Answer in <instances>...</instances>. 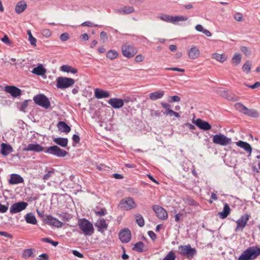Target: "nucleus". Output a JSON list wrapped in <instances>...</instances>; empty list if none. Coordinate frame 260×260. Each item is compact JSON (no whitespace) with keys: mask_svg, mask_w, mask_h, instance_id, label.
Returning a JSON list of instances; mask_svg holds the SVG:
<instances>
[{"mask_svg":"<svg viewBox=\"0 0 260 260\" xmlns=\"http://www.w3.org/2000/svg\"><path fill=\"white\" fill-rule=\"evenodd\" d=\"M45 149L46 148H44L41 145L36 143L28 144L23 148V150L27 151H31L39 152L43 151H44Z\"/></svg>","mask_w":260,"mask_h":260,"instance_id":"obj_16","label":"nucleus"},{"mask_svg":"<svg viewBox=\"0 0 260 260\" xmlns=\"http://www.w3.org/2000/svg\"><path fill=\"white\" fill-rule=\"evenodd\" d=\"M69 35L68 32H64L60 36V40L62 42H65L69 39Z\"/></svg>","mask_w":260,"mask_h":260,"instance_id":"obj_52","label":"nucleus"},{"mask_svg":"<svg viewBox=\"0 0 260 260\" xmlns=\"http://www.w3.org/2000/svg\"><path fill=\"white\" fill-rule=\"evenodd\" d=\"M118 206L120 208L128 210L135 208L136 204L133 198L128 197L121 200Z\"/></svg>","mask_w":260,"mask_h":260,"instance_id":"obj_10","label":"nucleus"},{"mask_svg":"<svg viewBox=\"0 0 260 260\" xmlns=\"http://www.w3.org/2000/svg\"><path fill=\"white\" fill-rule=\"evenodd\" d=\"M78 225L85 236H91L94 233L92 224L88 220L83 218L78 220Z\"/></svg>","mask_w":260,"mask_h":260,"instance_id":"obj_2","label":"nucleus"},{"mask_svg":"<svg viewBox=\"0 0 260 260\" xmlns=\"http://www.w3.org/2000/svg\"><path fill=\"white\" fill-rule=\"evenodd\" d=\"M193 122L201 129L208 131L211 128V125L209 122L200 118L197 119L196 121H193Z\"/></svg>","mask_w":260,"mask_h":260,"instance_id":"obj_18","label":"nucleus"},{"mask_svg":"<svg viewBox=\"0 0 260 260\" xmlns=\"http://www.w3.org/2000/svg\"><path fill=\"white\" fill-rule=\"evenodd\" d=\"M249 219V215L247 214H245L238 219L236 221L237 226L235 229V231H242L246 226Z\"/></svg>","mask_w":260,"mask_h":260,"instance_id":"obj_12","label":"nucleus"},{"mask_svg":"<svg viewBox=\"0 0 260 260\" xmlns=\"http://www.w3.org/2000/svg\"><path fill=\"white\" fill-rule=\"evenodd\" d=\"M213 142L221 146H226L232 143V140L223 134H219L213 136Z\"/></svg>","mask_w":260,"mask_h":260,"instance_id":"obj_9","label":"nucleus"},{"mask_svg":"<svg viewBox=\"0 0 260 260\" xmlns=\"http://www.w3.org/2000/svg\"><path fill=\"white\" fill-rule=\"evenodd\" d=\"M33 250H34L33 249H31V248L24 250L23 252V257L25 259L28 258L31 256L34 257V255H33V253H32Z\"/></svg>","mask_w":260,"mask_h":260,"instance_id":"obj_44","label":"nucleus"},{"mask_svg":"<svg viewBox=\"0 0 260 260\" xmlns=\"http://www.w3.org/2000/svg\"><path fill=\"white\" fill-rule=\"evenodd\" d=\"M235 108L240 112H241L245 114L247 108L241 103H237L235 105Z\"/></svg>","mask_w":260,"mask_h":260,"instance_id":"obj_41","label":"nucleus"},{"mask_svg":"<svg viewBox=\"0 0 260 260\" xmlns=\"http://www.w3.org/2000/svg\"><path fill=\"white\" fill-rule=\"evenodd\" d=\"M42 34L45 37H49L51 35V32L49 29H44L42 30Z\"/></svg>","mask_w":260,"mask_h":260,"instance_id":"obj_58","label":"nucleus"},{"mask_svg":"<svg viewBox=\"0 0 260 260\" xmlns=\"http://www.w3.org/2000/svg\"><path fill=\"white\" fill-rule=\"evenodd\" d=\"M95 226L99 232L104 233L108 228V224L104 218H100L95 223Z\"/></svg>","mask_w":260,"mask_h":260,"instance_id":"obj_20","label":"nucleus"},{"mask_svg":"<svg viewBox=\"0 0 260 260\" xmlns=\"http://www.w3.org/2000/svg\"><path fill=\"white\" fill-rule=\"evenodd\" d=\"M26 8V3L24 1H21L17 3L15 6V11L17 14H20L23 12Z\"/></svg>","mask_w":260,"mask_h":260,"instance_id":"obj_26","label":"nucleus"},{"mask_svg":"<svg viewBox=\"0 0 260 260\" xmlns=\"http://www.w3.org/2000/svg\"><path fill=\"white\" fill-rule=\"evenodd\" d=\"M46 69L44 68L42 64H40L37 67L34 68L31 72L38 76H43L46 73Z\"/></svg>","mask_w":260,"mask_h":260,"instance_id":"obj_28","label":"nucleus"},{"mask_svg":"<svg viewBox=\"0 0 260 260\" xmlns=\"http://www.w3.org/2000/svg\"><path fill=\"white\" fill-rule=\"evenodd\" d=\"M188 55L189 58L194 59L199 57L200 51L197 46H192L188 50Z\"/></svg>","mask_w":260,"mask_h":260,"instance_id":"obj_25","label":"nucleus"},{"mask_svg":"<svg viewBox=\"0 0 260 260\" xmlns=\"http://www.w3.org/2000/svg\"><path fill=\"white\" fill-rule=\"evenodd\" d=\"M241 61V55L240 53H236L233 57L231 62L235 66L239 64Z\"/></svg>","mask_w":260,"mask_h":260,"instance_id":"obj_40","label":"nucleus"},{"mask_svg":"<svg viewBox=\"0 0 260 260\" xmlns=\"http://www.w3.org/2000/svg\"><path fill=\"white\" fill-rule=\"evenodd\" d=\"M94 96L98 99H101L109 98L110 93L108 91H105L103 89L96 88L94 90Z\"/></svg>","mask_w":260,"mask_h":260,"instance_id":"obj_23","label":"nucleus"},{"mask_svg":"<svg viewBox=\"0 0 260 260\" xmlns=\"http://www.w3.org/2000/svg\"><path fill=\"white\" fill-rule=\"evenodd\" d=\"M184 201L185 204H187L188 205L190 206H197L198 205V203L196 202L194 200H193L192 199L187 197L184 199Z\"/></svg>","mask_w":260,"mask_h":260,"instance_id":"obj_46","label":"nucleus"},{"mask_svg":"<svg viewBox=\"0 0 260 260\" xmlns=\"http://www.w3.org/2000/svg\"><path fill=\"white\" fill-rule=\"evenodd\" d=\"M165 92L162 90H159L151 92L149 94V98L152 101H155L163 97Z\"/></svg>","mask_w":260,"mask_h":260,"instance_id":"obj_30","label":"nucleus"},{"mask_svg":"<svg viewBox=\"0 0 260 260\" xmlns=\"http://www.w3.org/2000/svg\"><path fill=\"white\" fill-rule=\"evenodd\" d=\"M25 219L27 223L36 224L37 223L35 216L32 213H28L25 216Z\"/></svg>","mask_w":260,"mask_h":260,"instance_id":"obj_34","label":"nucleus"},{"mask_svg":"<svg viewBox=\"0 0 260 260\" xmlns=\"http://www.w3.org/2000/svg\"><path fill=\"white\" fill-rule=\"evenodd\" d=\"M108 103L114 109H119L123 106L124 102L123 100L119 98H112L108 101Z\"/></svg>","mask_w":260,"mask_h":260,"instance_id":"obj_21","label":"nucleus"},{"mask_svg":"<svg viewBox=\"0 0 260 260\" xmlns=\"http://www.w3.org/2000/svg\"><path fill=\"white\" fill-rule=\"evenodd\" d=\"M246 86L247 87H248L249 88H250L251 89H255V88H258V87H260V82H256L253 85H247Z\"/></svg>","mask_w":260,"mask_h":260,"instance_id":"obj_63","label":"nucleus"},{"mask_svg":"<svg viewBox=\"0 0 260 260\" xmlns=\"http://www.w3.org/2000/svg\"><path fill=\"white\" fill-rule=\"evenodd\" d=\"M53 141L55 143L62 147H66L68 143V139L66 138L58 137L53 139Z\"/></svg>","mask_w":260,"mask_h":260,"instance_id":"obj_32","label":"nucleus"},{"mask_svg":"<svg viewBox=\"0 0 260 260\" xmlns=\"http://www.w3.org/2000/svg\"><path fill=\"white\" fill-rule=\"evenodd\" d=\"M145 57L142 54L137 55L135 58V61L136 62H140L144 60Z\"/></svg>","mask_w":260,"mask_h":260,"instance_id":"obj_57","label":"nucleus"},{"mask_svg":"<svg viewBox=\"0 0 260 260\" xmlns=\"http://www.w3.org/2000/svg\"><path fill=\"white\" fill-rule=\"evenodd\" d=\"M28 106V101L27 100H25L23 102L19 107V109L21 111L25 112V109Z\"/></svg>","mask_w":260,"mask_h":260,"instance_id":"obj_49","label":"nucleus"},{"mask_svg":"<svg viewBox=\"0 0 260 260\" xmlns=\"http://www.w3.org/2000/svg\"><path fill=\"white\" fill-rule=\"evenodd\" d=\"M119 238L122 243H126L131 239V233L128 229L121 230L119 233Z\"/></svg>","mask_w":260,"mask_h":260,"instance_id":"obj_15","label":"nucleus"},{"mask_svg":"<svg viewBox=\"0 0 260 260\" xmlns=\"http://www.w3.org/2000/svg\"><path fill=\"white\" fill-rule=\"evenodd\" d=\"M152 209L158 218L161 220H165L167 218L168 213L162 207L158 205H154Z\"/></svg>","mask_w":260,"mask_h":260,"instance_id":"obj_13","label":"nucleus"},{"mask_svg":"<svg viewBox=\"0 0 260 260\" xmlns=\"http://www.w3.org/2000/svg\"><path fill=\"white\" fill-rule=\"evenodd\" d=\"M135 12V8L132 6H127L119 8L115 10V12L121 15H128Z\"/></svg>","mask_w":260,"mask_h":260,"instance_id":"obj_19","label":"nucleus"},{"mask_svg":"<svg viewBox=\"0 0 260 260\" xmlns=\"http://www.w3.org/2000/svg\"><path fill=\"white\" fill-rule=\"evenodd\" d=\"M260 255V248L256 246L249 247L244 250L239 256L238 260H252Z\"/></svg>","mask_w":260,"mask_h":260,"instance_id":"obj_1","label":"nucleus"},{"mask_svg":"<svg viewBox=\"0 0 260 260\" xmlns=\"http://www.w3.org/2000/svg\"><path fill=\"white\" fill-rule=\"evenodd\" d=\"M55 173V170L54 169H51L46 174H45L43 177V179L44 181L48 180L50 177H51Z\"/></svg>","mask_w":260,"mask_h":260,"instance_id":"obj_47","label":"nucleus"},{"mask_svg":"<svg viewBox=\"0 0 260 260\" xmlns=\"http://www.w3.org/2000/svg\"><path fill=\"white\" fill-rule=\"evenodd\" d=\"M240 50L247 56H249L251 54V51L247 47L242 46L240 48Z\"/></svg>","mask_w":260,"mask_h":260,"instance_id":"obj_50","label":"nucleus"},{"mask_svg":"<svg viewBox=\"0 0 260 260\" xmlns=\"http://www.w3.org/2000/svg\"><path fill=\"white\" fill-rule=\"evenodd\" d=\"M27 33L28 36V39L30 44L34 46H36L37 42L36 39L32 36L30 30H27Z\"/></svg>","mask_w":260,"mask_h":260,"instance_id":"obj_45","label":"nucleus"},{"mask_svg":"<svg viewBox=\"0 0 260 260\" xmlns=\"http://www.w3.org/2000/svg\"><path fill=\"white\" fill-rule=\"evenodd\" d=\"M33 100L35 104L46 109L50 107V102L49 99L43 94H39L34 96Z\"/></svg>","mask_w":260,"mask_h":260,"instance_id":"obj_5","label":"nucleus"},{"mask_svg":"<svg viewBox=\"0 0 260 260\" xmlns=\"http://www.w3.org/2000/svg\"><path fill=\"white\" fill-rule=\"evenodd\" d=\"M44 152L46 153L52 154L57 157H64L67 154V152L60 149L56 145L46 147Z\"/></svg>","mask_w":260,"mask_h":260,"instance_id":"obj_8","label":"nucleus"},{"mask_svg":"<svg viewBox=\"0 0 260 260\" xmlns=\"http://www.w3.org/2000/svg\"><path fill=\"white\" fill-rule=\"evenodd\" d=\"M8 207L0 203V213H5L7 211Z\"/></svg>","mask_w":260,"mask_h":260,"instance_id":"obj_62","label":"nucleus"},{"mask_svg":"<svg viewBox=\"0 0 260 260\" xmlns=\"http://www.w3.org/2000/svg\"><path fill=\"white\" fill-rule=\"evenodd\" d=\"M245 115H248L253 118H257L259 116V114L256 110L249 109L248 108L247 109Z\"/></svg>","mask_w":260,"mask_h":260,"instance_id":"obj_39","label":"nucleus"},{"mask_svg":"<svg viewBox=\"0 0 260 260\" xmlns=\"http://www.w3.org/2000/svg\"><path fill=\"white\" fill-rule=\"evenodd\" d=\"M165 70L167 71H177L179 72L184 73L185 72V70L183 69L178 68L176 67H173V68H165Z\"/></svg>","mask_w":260,"mask_h":260,"instance_id":"obj_51","label":"nucleus"},{"mask_svg":"<svg viewBox=\"0 0 260 260\" xmlns=\"http://www.w3.org/2000/svg\"><path fill=\"white\" fill-rule=\"evenodd\" d=\"M72 140L73 142L75 143L76 144H78L80 142V138L78 135L74 134L72 137Z\"/></svg>","mask_w":260,"mask_h":260,"instance_id":"obj_61","label":"nucleus"},{"mask_svg":"<svg viewBox=\"0 0 260 260\" xmlns=\"http://www.w3.org/2000/svg\"><path fill=\"white\" fill-rule=\"evenodd\" d=\"M231 209L227 203H225L222 211L219 212L218 215L220 218H225L230 213Z\"/></svg>","mask_w":260,"mask_h":260,"instance_id":"obj_31","label":"nucleus"},{"mask_svg":"<svg viewBox=\"0 0 260 260\" xmlns=\"http://www.w3.org/2000/svg\"><path fill=\"white\" fill-rule=\"evenodd\" d=\"M161 106L162 107L165 109V110H172L171 109V106L168 103H165V102H161L160 103Z\"/></svg>","mask_w":260,"mask_h":260,"instance_id":"obj_60","label":"nucleus"},{"mask_svg":"<svg viewBox=\"0 0 260 260\" xmlns=\"http://www.w3.org/2000/svg\"><path fill=\"white\" fill-rule=\"evenodd\" d=\"M28 204L25 202H19L13 204L10 208V212L11 214H15L20 212L25 209Z\"/></svg>","mask_w":260,"mask_h":260,"instance_id":"obj_11","label":"nucleus"},{"mask_svg":"<svg viewBox=\"0 0 260 260\" xmlns=\"http://www.w3.org/2000/svg\"><path fill=\"white\" fill-rule=\"evenodd\" d=\"M56 87L59 89H66L73 86L75 80L71 78L59 77L56 80Z\"/></svg>","mask_w":260,"mask_h":260,"instance_id":"obj_6","label":"nucleus"},{"mask_svg":"<svg viewBox=\"0 0 260 260\" xmlns=\"http://www.w3.org/2000/svg\"><path fill=\"white\" fill-rule=\"evenodd\" d=\"M218 93L221 96L229 101H235L236 100V99L234 98L233 95L232 94L228 93V92L225 90L220 89L218 90Z\"/></svg>","mask_w":260,"mask_h":260,"instance_id":"obj_35","label":"nucleus"},{"mask_svg":"<svg viewBox=\"0 0 260 260\" xmlns=\"http://www.w3.org/2000/svg\"><path fill=\"white\" fill-rule=\"evenodd\" d=\"M178 249L180 255L188 258H193L197 253V250L194 248H192L189 244L180 245Z\"/></svg>","mask_w":260,"mask_h":260,"instance_id":"obj_3","label":"nucleus"},{"mask_svg":"<svg viewBox=\"0 0 260 260\" xmlns=\"http://www.w3.org/2000/svg\"><path fill=\"white\" fill-rule=\"evenodd\" d=\"M44 221L48 224L54 226L57 228H61L63 223L57 219L54 218L51 215L46 216Z\"/></svg>","mask_w":260,"mask_h":260,"instance_id":"obj_14","label":"nucleus"},{"mask_svg":"<svg viewBox=\"0 0 260 260\" xmlns=\"http://www.w3.org/2000/svg\"><path fill=\"white\" fill-rule=\"evenodd\" d=\"M136 222L140 227H143L144 225L145 222L143 216L141 214H137L135 215Z\"/></svg>","mask_w":260,"mask_h":260,"instance_id":"obj_42","label":"nucleus"},{"mask_svg":"<svg viewBox=\"0 0 260 260\" xmlns=\"http://www.w3.org/2000/svg\"><path fill=\"white\" fill-rule=\"evenodd\" d=\"M121 52L124 57L127 58H131L137 54L138 50L137 48L133 45L126 43L122 44L121 46Z\"/></svg>","mask_w":260,"mask_h":260,"instance_id":"obj_4","label":"nucleus"},{"mask_svg":"<svg viewBox=\"0 0 260 260\" xmlns=\"http://www.w3.org/2000/svg\"><path fill=\"white\" fill-rule=\"evenodd\" d=\"M234 19L238 21H242L243 19V16L241 13H236L234 16Z\"/></svg>","mask_w":260,"mask_h":260,"instance_id":"obj_53","label":"nucleus"},{"mask_svg":"<svg viewBox=\"0 0 260 260\" xmlns=\"http://www.w3.org/2000/svg\"><path fill=\"white\" fill-rule=\"evenodd\" d=\"M100 37L101 40H102L103 42H105L108 40L107 34L105 31H102L100 33Z\"/></svg>","mask_w":260,"mask_h":260,"instance_id":"obj_56","label":"nucleus"},{"mask_svg":"<svg viewBox=\"0 0 260 260\" xmlns=\"http://www.w3.org/2000/svg\"><path fill=\"white\" fill-rule=\"evenodd\" d=\"M176 256L174 252H169L162 260H175Z\"/></svg>","mask_w":260,"mask_h":260,"instance_id":"obj_48","label":"nucleus"},{"mask_svg":"<svg viewBox=\"0 0 260 260\" xmlns=\"http://www.w3.org/2000/svg\"><path fill=\"white\" fill-rule=\"evenodd\" d=\"M144 244L142 242L139 241L134 245L133 250H136L139 252H142L145 251L144 249Z\"/></svg>","mask_w":260,"mask_h":260,"instance_id":"obj_37","label":"nucleus"},{"mask_svg":"<svg viewBox=\"0 0 260 260\" xmlns=\"http://www.w3.org/2000/svg\"><path fill=\"white\" fill-rule=\"evenodd\" d=\"M57 126L58 130L61 132L68 133L71 131L70 127L64 121H59Z\"/></svg>","mask_w":260,"mask_h":260,"instance_id":"obj_29","label":"nucleus"},{"mask_svg":"<svg viewBox=\"0 0 260 260\" xmlns=\"http://www.w3.org/2000/svg\"><path fill=\"white\" fill-rule=\"evenodd\" d=\"M39 257H40V258H39V260H49L48 256L46 253H43L41 254Z\"/></svg>","mask_w":260,"mask_h":260,"instance_id":"obj_64","label":"nucleus"},{"mask_svg":"<svg viewBox=\"0 0 260 260\" xmlns=\"http://www.w3.org/2000/svg\"><path fill=\"white\" fill-rule=\"evenodd\" d=\"M251 64L250 61L247 60L242 66V70L243 72L248 74L250 72L251 70Z\"/></svg>","mask_w":260,"mask_h":260,"instance_id":"obj_43","label":"nucleus"},{"mask_svg":"<svg viewBox=\"0 0 260 260\" xmlns=\"http://www.w3.org/2000/svg\"><path fill=\"white\" fill-rule=\"evenodd\" d=\"M212 58L220 62H223L227 59L223 54H220L217 53H213L212 54Z\"/></svg>","mask_w":260,"mask_h":260,"instance_id":"obj_36","label":"nucleus"},{"mask_svg":"<svg viewBox=\"0 0 260 260\" xmlns=\"http://www.w3.org/2000/svg\"><path fill=\"white\" fill-rule=\"evenodd\" d=\"M118 56V53L115 50H110L108 51L106 54V57L110 59L113 60L117 58Z\"/></svg>","mask_w":260,"mask_h":260,"instance_id":"obj_38","label":"nucleus"},{"mask_svg":"<svg viewBox=\"0 0 260 260\" xmlns=\"http://www.w3.org/2000/svg\"><path fill=\"white\" fill-rule=\"evenodd\" d=\"M81 25L83 26H88V27H95L97 26V25L94 24L93 23H92L89 21L84 22L83 23H82L81 24Z\"/></svg>","mask_w":260,"mask_h":260,"instance_id":"obj_59","label":"nucleus"},{"mask_svg":"<svg viewBox=\"0 0 260 260\" xmlns=\"http://www.w3.org/2000/svg\"><path fill=\"white\" fill-rule=\"evenodd\" d=\"M158 18L162 21L167 22L175 23L176 22L186 21L188 18L186 16H171L165 14H161Z\"/></svg>","mask_w":260,"mask_h":260,"instance_id":"obj_7","label":"nucleus"},{"mask_svg":"<svg viewBox=\"0 0 260 260\" xmlns=\"http://www.w3.org/2000/svg\"><path fill=\"white\" fill-rule=\"evenodd\" d=\"M5 90L14 98L19 96L22 93L21 89L14 86H6Z\"/></svg>","mask_w":260,"mask_h":260,"instance_id":"obj_17","label":"nucleus"},{"mask_svg":"<svg viewBox=\"0 0 260 260\" xmlns=\"http://www.w3.org/2000/svg\"><path fill=\"white\" fill-rule=\"evenodd\" d=\"M60 70L63 72L71 73L72 74H76L77 73V69L73 68L72 66L64 64L60 67Z\"/></svg>","mask_w":260,"mask_h":260,"instance_id":"obj_33","label":"nucleus"},{"mask_svg":"<svg viewBox=\"0 0 260 260\" xmlns=\"http://www.w3.org/2000/svg\"><path fill=\"white\" fill-rule=\"evenodd\" d=\"M236 144L237 146L244 149L248 153H250L252 151V147L250 145L246 142L240 140L236 142Z\"/></svg>","mask_w":260,"mask_h":260,"instance_id":"obj_27","label":"nucleus"},{"mask_svg":"<svg viewBox=\"0 0 260 260\" xmlns=\"http://www.w3.org/2000/svg\"><path fill=\"white\" fill-rule=\"evenodd\" d=\"M24 182L23 178L18 174H12L11 175L9 183L10 184H17Z\"/></svg>","mask_w":260,"mask_h":260,"instance_id":"obj_24","label":"nucleus"},{"mask_svg":"<svg viewBox=\"0 0 260 260\" xmlns=\"http://www.w3.org/2000/svg\"><path fill=\"white\" fill-rule=\"evenodd\" d=\"M170 98L171 99L170 100H169L170 103L178 102L181 100L180 98L178 95H174L170 96Z\"/></svg>","mask_w":260,"mask_h":260,"instance_id":"obj_55","label":"nucleus"},{"mask_svg":"<svg viewBox=\"0 0 260 260\" xmlns=\"http://www.w3.org/2000/svg\"><path fill=\"white\" fill-rule=\"evenodd\" d=\"M107 213L105 208L101 209L100 211H95V214L97 216H104Z\"/></svg>","mask_w":260,"mask_h":260,"instance_id":"obj_54","label":"nucleus"},{"mask_svg":"<svg viewBox=\"0 0 260 260\" xmlns=\"http://www.w3.org/2000/svg\"><path fill=\"white\" fill-rule=\"evenodd\" d=\"M13 152V148L10 144L4 143L1 144V153L3 155L7 156Z\"/></svg>","mask_w":260,"mask_h":260,"instance_id":"obj_22","label":"nucleus"}]
</instances>
